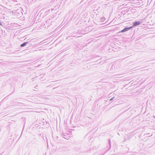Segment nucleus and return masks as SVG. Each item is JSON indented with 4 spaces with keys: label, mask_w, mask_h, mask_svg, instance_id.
<instances>
[{
    "label": "nucleus",
    "mask_w": 155,
    "mask_h": 155,
    "mask_svg": "<svg viewBox=\"0 0 155 155\" xmlns=\"http://www.w3.org/2000/svg\"><path fill=\"white\" fill-rule=\"evenodd\" d=\"M140 24V21H135L133 23L132 26H130L129 27H127L125 28L124 29H122L121 31L118 32L117 33L118 34L120 35V34L121 33H124L125 32L129 30H130L132 29L133 27L139 25Z\"/></svg>",
    "instance_id": "nucleus-1"
},
{
    "label": "nucleus",
    "mask_w": 155,
    "mask_h": 155,
    "mask_svg": "<svg viewBox=\"0 0 155 155\" xmlns=\"http://www.w3.org/2000/svg\"><path fill=\"white\" fill-rule=\"evenodd\" d=\"M21 9V8H18L17 9H15L13 10L10 11V13H12L11 15H13L15 17H12V18H19L22 13Z\"/></svg>",
    "instance_id": "nucleus-2"
},
{
    "label": "nucleus",
    "mask_w": 155,
    "mask_h": 155,
    "mask_svg": "<svg viewBox=\"0 0 155 155\" xmlns=\"http://www.w3.org/2000/svg\"><path fill=\"white\" fill-rule=\"evenodd\" d=\"M110 139H109L108 141V144L107 146L106 147V148L107 149V150H109L111 147V145L110 143Z\"/></svg>",
    "instance_id": "nucleus-3"
},
{
    "label": "nucleus",
    "mask_w": 155,
    "mask_h": 155,
    "mask_svg": "<svg viewBox=\"0 0 155 155\" xmlns=\"http://www.w3.org/2000/svg\"><path fill=\"white\" fill-rule=\"evenodd\" d=\"M12 2H14L15 3V8H16V7L18 5V3L17 2L18 1V0H11Z\"/></svg>",
    "instance_id": "nucleus-4"
},
{
    "label": "nucleus",
    "mask_w": 155,
    "mask_h": 155,
    "mask_svg": "<svg viewBox=\"0 0 155 155\" xmlns=\"http://www.w3.org/2000/svg\"><path fill=\"white\" fill-rule=\"evenodd\" d=\"M28 43V42H24L22 44H21L20 46L21 47H23L25 46Z\"/></svg>",
    "instance_id": "nucleus-5"
},
{
    "label": "nucleus",
    "mask_w": 155,
    "mask_h": 155,
    "mask_svg": "<svg viewBox=\"0 0 155 155\" xmlns=\"http://www.w3.org/2000/svg\"><path fill=\"white\" fill-rule=\"evenodd\" d=\"M100 21L102 22H104V21H105V18L104 17H102V18H100Z\"/></svg>",
    "instance_id": "nucleus-6"
},
{
    "label": "nucleus",
    "mask_w": 155,
    "mask_h": 155,
    "mask_svg": "<svg viewBox=\"0 0 155 155\" xmlns=\"http://www.w3.org/2000/svg\"><path fill=\"white\" fill-rule=\"evenodd\" d=\"M116 100H117V98H116L115 97H113L110 99L109 101L112 100L114 101Z\"/></svg>",
    "instance_id": "nucleus-7"
},
{
    "label": "nucleus",
    "mask_w": 155,
    "mask_h": 155,
    "mask_svg": "<svg viewBox=\"0 0 155 155\" xmlns=\"http://www.w3.org/2000/svg\"><path fill=\"white\" fill-rule=\"evenodd\" d=\"M130 135H129V136L127 135V136H128V137L127 138H126V137H125L124 138L125 140H127V139H129L130 138Z\"/></svg>",
    "instance_id": "nucleus-8"
},
{
    "label": "nucleus",
    "mask_w": 155,
    "mask_h": 155,
    "mask_svg": "<svg viewBox=\"0 0 155 155\" xmlns=\"http://www.w3.org/2000/svg\"><path fill=\"white\" fill-rule=\"evenodd\" d=\"M71 66H75V65H73V63H71Z\"/></svg>",
    "instance_id": "nucleus-9"
},
{
    "label": "nucleus",
    "mask_w": 155,
    "mask_h": 155,
    "mask_svg": "<svg viewBox=\"0 0 155 155\" xmlns=\"http://www.w3.org/2000/svg\"><path fill=\"white\" fill-rule=\"evenodd\" d=\"M104 154H101H101H100L99 155H104Z\"/></svg>",
    "instance_id": "nucleus-10"
},
{
    "label": "nucleus",
    "mask_w": 155,
    "mask_h": 155,
    "mask_svg": "<svg viewBox=\"0 0 155 155\" xmlns=\"http://www.w3.org/2000/svg\"><path fill=\"white\" fill-rule=\"evenodd\" d=\"M2 25V24L1 23V22H0V25Z\"/></svg>",
    "instance_id": "nucleus-11"
},
{
    "label": "nucleus",
    "mask_w": 155,
    "mask_h": 155,
    "mask_svg": "<svg viewBox=\"0 0 155 155\" xmlns=\"http://www.w3.org/2000/svg\"><path fill=\"white\" fill-rule=\"evenodd\" d=\"M10 123H12V122H11V121H10Z\"/></svg>",
    "instance_id": "nucleus-12"
},
{
    "label": "nucleus",
    "mask_w": 155,
    "mask_h": 155,
    "mask_svg": "<svg viewBox=\"0 0 155 155\" xmlns=\"http://www.w3.org/2000/svg\"><path fill=\"white\" fill-rule=\"evenodd\" d=\"M11 121H13V120H11Z\"/></svg>",
    "instance_id": "nucleus-13"
},
{
    "label": "nucleus",
    "mask_w": 155,
    "mask_h": 155,
    "mask_svg": "<svg viewBox=\"0 0 155 155\" xmlns=\"http://www.w3.org/2000/svg\"><path fill=\"white\" fill-rule=\"evenodd\" d=\"M12 24V23H10V25H11Z\"/></svg>",
    "instance_id": "nucleus-14"
},
{
    "label": "nucleus",
    "mask_w": 155,
    "mask_h": 155,
    "mask_svg": "<svg viewBox=\"0 0 155 155\" xmlns=\"http://www.w3.org/2000/svg\"><path fill=\"white\" fill-rule=\"evenodd\" d=\"M17 51H16L15 52H16Z\"/></svg>",
    "instance_id": "nucleus-15"
}]
</instances>
